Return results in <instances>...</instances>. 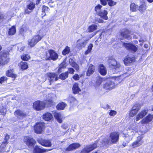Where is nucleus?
I'll list each match as a JSON object with an SVG mask.
<instances>
[{
    "label": "nucleus",
    "instance_id": "nucleus-53",
    "mask_svg": "<svg viewBox=\"0 0 153 153\" xmlns=\"http://www.w3.org/2000/svg\"><path fill=\"white\" fill-rule=\"evenodd\" d=\"M66 63L65 62H62L59 65V67L60 68H64L66 67Z\"/></svg>",
    "mask_w": 153,
    "mask_h": 153
},
{
    "label": "nucleus",
    "instance_id": "nucleus-33",
    "mask_svg": "<svg viewBox=\"0 0 153 153\" xmlns=\"http://www.w3.org/2000/svg\"><path fill=\"white\" fill-rule=\"evenodd\" d=\"M68 76V72H66L61 74L59 76V78L62 80H65Z\"/></svg>",
    "mask_w": 153,
    "mask_h": 153
},
{
    "label": "nucleus",
    "instance_id": "nucleus-30",
    "mask_svg": "<svg viewBox=\"0 0 153 153\" xmlns=\"http://www.w3.org/2000/svg\"><path fill=\"white\" fill-rule=\"evenodd\" d=\"M97 25L92 24L89 26L88 29V32L89 33L92 32L97 30Z\"/></svg>",
    "mask_w": 153,
    "mask_h": 153
},
{
    "label": "nucleus",
    "instance_id": "nucleus-3",
    "mask_svg": "<svg viewBox=\"0 0 153 153\" xmlns=\"http://www.w3.org/2000/svg\"><path fill=\"white\" fill-rule=\"evenodd\" d=\"M8 53L3 51L0 53V65H4L7 64L10 61V58L8 57Z\"/></svg>",
    "mask_w": 153,
    "mask_h": 153
},
{
    "label": "nucleus",
    "instance_id": "nucleus-11",
    "mask_svg": "<svg viewBox=\"0 0 153 153\" xmlns=\"http://www.w3.org/2000/svg\"><path fill=\"white\" fill-rule=\"evenodd\" d=\"M88 40H83L82 39L78 40L76 42V47L79 49L81 48L82 47H85Z\"/></svg>",
    "mask_w": 153,
    "mask_h": 153
},
{
    "label": "nucleus",
    "instance_id": "nucleus-15",
    "mask_svg": "<svg viewBox=\"0 0 153 153\" xmlns=\"http://www.w3.org/2000/svg\"><path fill=\"white\" fill-rule=\"evenodd\" d=\"M142 137L141 136L137 137V140L134 142L132 144V146L134 148L139 146L142 144L143 141L142 140Z\"/></svg>",
    "mask_w": 153,
    "mask_h": 153
},
{
    "label": "nucleus",
    "instance_id": "nucleus-7",
    "mask_svg": "<svg viewBox=\"0 0 153 153\" xmlns=\"http://www.w3.org/2000/svg\"><path fill=\"white\" fill-rule=\"evenodd\" d=\"M108 62L109 66L112 69L118 68L120 66V63L114 59H109Z\"/></svg>",
    "mask_w": 153,
    "mask_h": 153
},
{
    "label": "nucleus",
    "instance_id": "nucleus-48",
    "mask_svg": "<svg viewBox=\"0 0 153 153\" xmlns=\"http://www.w3.org/2000/svg\"><path fill=\"white\" fill-rule=\"evenodd\" d=\"M7 111V110L6 108L1 106L0 108V112L4 115L6 114Z\"/></svg>",
    "mask_w": 153,
    "mask_h": 153
},
{
    "label": "nucleus",
    "instance_id": "nucleus-60",
    "mask_svg": "<svg viewBox=\"0 0 153 153\" xmlns=\"http://www.w3.org/2000/svg\"><path fill=\"white\" fill-rule=\"evenodd\" d=\"M25 13L29 14L30 13V12L27 9H26L25 10Z\"/></svg>",
    "mask_w": 153,
    "mask_h": 153
},
{
    "label": "nucleus",
    "instance_id": "nucleus-31",
    "mask_svg": "<svg viewBox=\"0 0 153 153\" xmlns=\"http://www.w3.org/2000/svg\"><path fill=\"white\" fill-rule=\"evenodd\" d=\"M146 5L145 3H143L139 7L138 10L141 12H143L146 10Z\"/></svg>",
    "mask_w": 153,
    "mask_h": 153
},
{
    "label": "nucleus",
    "instance_id": "nucleus-25",
    "mask_svg": "<svg viewBox=\"0 0 153 153\" xmlns=\"http://www.w3.org/2000/svg\"><path fill=\"white\" fill-rule=\"evenodd\" d=\"M95 70V67L91 64L90 65L87 71L86 75L88 76H90L93 73Z\"/></svg>",
    "mask_w": 153,
    "mask_h": 153
},
{
    "label": "nucleus",
    "instance_id": "nucleus-58",
    "mask_svg": "<svg viewBox=\"0 0 153 153\" xmlns=\"http://www.w3.org/2000/svg\"><path fill=\"white\" fill-rule=\"evenodd\" d=\"M96 20L99 23H102L103 22V20L100 19H96Z\"/></svg>",
    "mask_w": 153,
    "mask_h": 153
},
{
    "label": "nucleus",
    "instance_id": "nucleus-59",
    "mask_svg": "<svg viewBox=\"0 0 153 153\" xmlns=\"http://www.w3.org/2000/svg\"><path fill=\"white\" fill-rule=\"evenodd\" d=\"M62 127L64 129H66L67 128V125L65 124H64L62 125Z\"/></svg>",
    "mask_w": 153,
    "mask_h": 153
},
{
    "label": "nucleus",
    "instance_id": "nucleus-16",
    "mask_svg": "<svg viewBox=\"0 0 153 153\" xmlns=\"http://www.w3.org/2000/svg\"><path fill=\"white\" fill-rule=\"evenodd\" d=\"M13 15V14L12 13L10 12H8L5 15L0 13V21L5 19L9 20L11 19Z\"/></svg>",
    "mask_w": 153,
    "mask_h": 153
},
{
    "label": "nucleus",
    "instance_id": "nucleus-29",
    "mask_svg": "<svg viewBox=\"0 0 153 153\" xmlns=\"http://www.w3.org/2000/svg\"><path fill=\"white\" fill-rule=\"evenodd\" d=\"M6 75L8 76L12 77L14 78V79L17 76V75L13 73L12 70H11L7 71L6 72Z\"/></svg>",
    "mask_w": 153,
    "mask_h": 153
},
{
    "label": "nucleus",
    "instance_id": "nucleus-32",
    "mask_svg": "<svg viewBox=\"0 0 153 153\" xmlns=\"http://www.w3.org/2000/svg\"><path fill=\"white\" fill-rule=\"evenodd\" d=\"M66 106V104L63 102L59 103L57 105L56 107L58 110H62Z\"/></svg>",
    "mask_w": 153,
    "mask_h": 153
},
{
    "label": "nucleus",
    "instance_id": "nucleus-19",
    "mask_svg": "<svg viewBox=\"0 0 153 153\" xmlns=\"http://www.w3.org/2000/svg\"><path fill=\"white\" fill-rule=\"evenodd\" d=\"M14 115L18 117H24L27 115V114L24 112L22 111L20 109H18L14 112Z\"/></svg>",
    "mask_w": 153,
    "mask_h": 153
},
{
    "label": "nucleus",
    "instance_id": "nucleus-34",
    "mask_svg": "<svg viewBox=\"0 0 153 153\" xmlns=\"http://www.w3.org/2000/svg\"><path fill=\"white\" fill-rule=\"evenodd\" d=\"M69 62L71 65L77 70L79 69V67L78 65L75 62H74L72 59H70Z\"/></svg>",
    "mask_w": 153,
    "mask_h": 153
},
{
    "label": "nucleus",
    "instance_id": "nucleus-51",
    "mask_svg": "<svg viewBox=\"0 0 153 153\" xmlns=\"http://www.w3.org/2000/svg\"><path fill=\"white\" fill-rule=\"evenodd\" d=\"M7 78L6 76L1 77L0 78V83H2L7 80Z\"/></svg>",
    "mask_w": 153,
    "mask_h": 153
},
{
    "label": "nucleus",
    "instance_id": "nucleus-57",
    "mask_svg": "<svg viewBox=\"0 0 153 153\" xmlns=\"http://www.w3.org/2000/svg\"><path fill=\"white\" fill-rule=\"evenodd\" d=\"M68 71L69 73H71L72 74H73L74 72V70L73 68H68Z\"/></svg>",
    "mask_w": 153,
    "mask_h": 153
},
{
    "label": "nucleus",
    "instance_id": "nucleus-49",
    "mask_svg": "<svg viewBox=\"0 0 153 153\" xmlns=\"http://www.w3.org/2000/svg\"><path fill=\"white\" fill-rule=\"evenodd\" d=\"M108 2V4L110 6H113L116 4V3L112 0H107Z\"/></svg>",
    "mask_w": 153,
    "mask_h": 153
},
{
    "label": "nucleus",
    "instance_id": "nucleus-41",
    "mask_svg": "<svg viewBox=\"0 0 153 153\" xmlns=\"http://www.w3.org/2000/svg\"><path fill=\"white\" fill-rule=\"evenodd\" d=\"M35 4L33 2H31L29 4L27 5V8L30 10H33L35 7Z\"/></svg>",
    "mask_w": 153,
    "mask_h": 153
},
{
    "label": "nucleus",
    "instance_id": "nucleus-56",
    "mask_svg": "<svg viewBox=\"0 0 153 153\" xmlns=\"http://www.w3.org/2000/svg\"><path fill=\"white\" fill-rule=\"evenodd\" d=\"M101 3L103 5H105L107 4V0H100Z\"/></svg>",
    "mask_w": 153,
    "mask_h": 153
},
{
    "label": "nucleus",
    "instance_id": "nucleus-14",
    "mask_svg": "<svg viewBox=\"0 0 153 153\" xmlns=\"http://www.w3.org/2000/svg\"><path fill=\"white\" fill-rule=\"evenodd\" d=\"M39 143L42 145L47 147H50L52 146L51 142L50 140L41 139L39 140Z\"/></svg>",
    "mask_w": 153,
    "mask_h": 153
},
{
    "label": "nucleus",
    "instance_id": "nucleus-22",
    "mask_svg": "<svg viewBox=\"0 0 153 153\" xmlns=\"http://www.w3.org/2000/svg\"><path fill=\"white\" fill-rule=\"evenodd\" d=\"M80 145L78 143H75L71 144L66 149L67 151H71L78 148Z\"/></svg>",
    "mask_w": 153,
    "mask_h": 153
},
{
    "label": "nucleus",
    "instance_id": "nucleus-47",
    "mask_svg": "<svg viewBox=\"0 0 153 153\" xmlns=\"http://www.w3.org/2000/svg\"><path fill=\"white\" fill-rule=\"evenodd\" d=\"M67 100L71 103H72L76 100L75 98L72 96H70L68 98Z\"/></svg>",
    "mask_w": 153,
    "mask_h": 153
},
{
    "label": "nucleus",
    "instance_id": "nucleus-12",
    "mask_svg": "<svg viewBox=\"0 0 153 153\" xmlns=\"http://www.w3.org/2000/svg\"><path fill=\"white\" fill-rule=\"evenodd\" d=\"M115 84L113 82L108 81L103 85V88L106 89L110 90L115 87Z\"/></svg>",
    "mask_w": 153,
    "mask_h": 153
},
{
    "label": "nucleus",
    "instance_id": "nucleus-61",
    "mask_svg": "<svg viewBox=\"0 0 153 153\" xmlns=\"http://www.w3.org/2000/svg\"><path fill=\"white\" fill-rule=\"evenodd\" d=\"M145 41V40H144L142 38H141L139 40V42H142L143 43Z\"/></svg>",
    "mask_w": 153,
    "mask_h": 153
},
{
    "label": "nucleus",
    "instance_id": "nucleus-9",
    "mask_svg": "<svg viewBox=\"0 0 153 153\" xmlns=\"http://www.w3.org/2000/svg\"><path fill=\"white\" fill-rule=\"evenodd\" d=\"M44 125V123L41 122L37 123L34 127L35 132L37 134L41 133L42 131Z\"/></svg>",
    "mask_w": 153,
    "mask_h": 153
},
{
    "label": "nucleus",
    "instance_id": "nucleus-44",
    "mask_svg": "<svg viewBox=\"0 0 153 153\" xmlns=\"http://www.w3.org/2000/svg\"><path fill=\"white\" fill-rule=\"evenodd\" d=\"M7 145V142L6 141L3 142L1 145L0 147V150L2 151H5L4 149L6 147V146Z\"/></svg>",
    "mask_w": 153,
    "mask_h": 153
},
{
    "label": "nucleus",
    "instance_id": "nucleus-1",
    "mask_svg": "<svg viewBox=\"0 0 153 153\" xmlns=\"http://www.w3.org/2000/svg\"><path fill=\"white\" fill-rule=\"evenodd\" d=\"M49 98L44 102L39 101H37L34 102L33 105V108L37 111H40L43 109L45 106L47 107L51 106L53 104V102L52 100L51 94H50Z\"/></svg>",
    "mask_w": 153,
    "mask_h": 153
},
{
    "label": "nucleus",
    "instance_id": "nucleus-50",
    "mask_svg": "<svg viewBox=\"0 0 153 153\" xmlns=\"http://www.w3.org/2000/svg\"><path fill=\"white\" fill-rule=\"evenodd\" d=\"M117 113L116 111L111 110L109 112V115L111 116H114Z\"/></svg>",
    "mask_w": 153,
    "mask_h": 153
},
{
    "label": "nucleus",
    "instance_id": "nucleus-52",
    "mask_svg": "<svg viewBox=\"0 0 153 153\" xmlns=\"http://www.w3.org/2000/svg\"><path fill=\"white\" fill-rule=\"evenodd\" d=\"M49 8L47 6H43L42 8V12L45 13L47 11H48Z\"/></svg>",
    "mask_w": 153,
    "mask_h": 153
},
{
    "label": "nucleus",
    "instance_id": "nucleus-23",
    "mask_svg": "<svg viewBox=\"0 0 153 153\" xmlns=\"http://www.w3.org/2000/svg\"><path fill=\"white\" fill-rule=\"evenodd\" d=\"M54 117L59 123H61L62 122V119L63 116L60 113L57 112H55L54 114Z\"/></svg>",
    "mask_w": 153,
    "mask_h": 153
},
{
    "label": "nucleus",
    "instance_id": "nucleus-17",
    "mask_svg": "<svg viewBox=\"0 0 153 153\" xmlns=\"http://www.w3.org/2000/svg\"><path fill=\"white\" fill-rule=\"evenodd\" d=\"M148 110L145 109L142 111L137 115L136 120L137 121L144 117L147 113Z\"/></svg>",
    "mask_w": 153,
    "mask_h": 153
},
{
    "label": "nucleus",
    "instance_id": "nucleus-39",
    "mask_svg": "<svg viewBox=\"0 0 153 153\" xmlns=\"http://www.w3.org/2000/svg\"><path fill=\"white\" fill-rule=\"evenodd\" d=\"M43 152V149L39 148L38 146L35 147L33 151L34 153H42Z\"/></svg>",
    "mask_w": 153,
    "mask_h": 153
},
{
    "label": "nucleus",
    "instance_id": "nucleus-6",
    "mask_svg": "<svg viewBox=\"0 0 153 153\" xmlns=\"http://www.w3.org/2000/svg\"><path fill=\"white\" fill-rule=\"evenodd\" d=\"M43 37L42 36L39 35L34 36L31 39L28 40V45L31 47H33Z\"/></svg>",
    "mask_w": 153,
    "mask_h": 153
},
{
    "label": "nucleus",
    "instance_id": "nucleus-46",
    "mask_svg": "<svg viewBox=\"0 0 153 153\" xmlns=\"http://www.w3.org/2000/svg\"><path fill=\"white\" fill-rule=\"evenodd\" d=\"M137 111L132 109L129 111V115L131 117H134L137 113Z\"/></svg>",
    "mask_w": 153,
    "mask_h": 153
},
{
    "label": "nucleus",
    "instance_id": "nucleus-38",
    "mask_svg": "<svg viewBox=\"0 0 153 153\" xmlns=\"http://www.w3.org/2000/svg\"><path fill=\"white\" fill-rule=\"evenodd\" d=\"M70 51V48L68 46L66 47L62 52V54L64 55H65L69 53Z\"/></svg>",
    "mask_w": 153,
    "mask_h": 153
},
{
    "label": "nucleus",
    "instance_id": "nucleus-28",
    "mask_svg": "<svg viewBox=\"0 0 153 153\" xmlns=\"http://www.w3.org/2000/svg\"><path fill=\"white\" fill-rule=\"evenodd\" d=\"M72 90L73 93L75 94L79 93L80 91L77 83H75L73 85Z\"/></svg>",
    "mask_w": 153,
    "mask_h": 153
},
{
    "label": "nucleus",
    "instance_id": "nucleus-2",
    "mask_svg": "<svg viewBox=\"0 0 153 153\" xmlns=\"http://www.w3.org/2000/svg\"><path fill=\"white\" fill-rule=\"evenodd\" d=\"M119 134L118 132H113L111 133L110 134L109 137H105L103 140L102 138H100V142H99L100 144L104 145H107L111 143H115L118 140Z\"/></svg>",
    "mask_w": 153,
    "mask_h": 153
},
{
    "label": "nucleus",
    "instance_id": "nucleus-55",
    "mask_svg": "<svg viewBox=\"0 0 153 153\" xmlns=\"http://www.w3.org/2000/svg\"><path fill=\"white\" fill-rule=\"evenodd\" d=\"M73 78L74 80H77L79 79V77L78 75L76 74L74 76Z\"/></svg>",
    "mask_w": 153,
    "mask_h": 153
},
{
    "label": "nucleus",
    "instance_id": "nucleus-40",
    "mask_svg": "<svg viewBox=\"0 0 153 153\" xmlns=\"http://www.w3.org/2000/svg\"><path fill=\"white\" fill-rule=\"evenodd\" d=\"M130 10L132 12L136 11L137 7V6L134 3L131 4L130 5Z\"/></svg>",
    "mask_w": 153,
    "mask_h": 153
},
{
    "label": "nucleus",
    "instance_id": "nucleus-4",
    "mask_svg": "<svg viewBox=\"0 0 153 153\" xmlns=\"http://www.w3.org/2000/svg\"><path fill=\"white\" fill-rule=\"evenodd\" d=\"M58 58L57 53L54 50L50 49L46 53L45 59L47 60H56Z\"/></svg>",
    "mask_w": 153,
    "mask_h": 153
},
{
    "label": "nucleus",
    "instance_id": "nucleus-35",
    "mask_svg": "<svg viewBox=\"0 0 153 153\" xmlns=\"http://www.w3.org/2000/svg\"><path fill=\"white\" fill-rule=\"evenodd\" d=\"M16 27L15 26H13L11 28L9 29L8 31V34L10 35H14L16 33Z\"/></svg>",
    "mask_w": 153,
    "mask_h": 153
},
{
    "label": "nucleus",
    "instance_id": "nucleus-5",
    "mask_svg": "<svg viewBox=\"0 0 153 153\" xmlns=\"http://www.w3.org/2000/svg\"><path fill=\"white\" fill-rule=\"evenodd\" d=\"M100 140L97 141L93 144L86 146L81 152L82 153H88L96 148L98 146L101 145L99 143L100 142Z\"/></svg>",
    "mask_w": 153,
    "mask_h": 153
},
{
    "label": "nucleus",
    "instance_id": "nucleus-45",
    "mask_svg": "<svg viewBox=\"0 0 153 153\" xmlns=\"http://www.w3.org/2000/svg\"><path fill=\"white\" fill-rule=\"evenodd\" d=\"M92 47V44H90L88 47L87 50L85 51V55H87L88 53H90L91 52Z\"/></svg>",
    "mask_w": 153,
    "mask_h": 153
},
{
    "label": "nucleus",
    "instance_id": "nucleus-62",
    "mask_svg": "<svg viewBox=\"0 0 153 153\" xmlns=\"http://www.w3.org/2000/svg\"><path fill=\"white\" fill-rule=\"evenodd\" d=\"M62 68H60V67H59V68L58 70V72L59 73H60L61 72V69Z\"/></svg>",
    "mask_w": 153,
    "mask_h": 153
},
{
    "label": "nucleus",
    "instance_id": "nucleus-42",
    "mask_svg": "<svg viewBox=\"0 0 153 153\" xmlns=\"http://www.w3.org/2000/svg\"><path fill=\"white\" fill-rule=\"evenodd\" d=\"M30 58V57L28 54H24L21 56V58L23 60L27 61Z\"/></svg>",
    "mask_w": 153,
    "mask_h": 153
},
{
    "label": "nucleus",
    "instance_id": "nucleus-10",
    "mask_svg": "<svg viewBox=\"0 0 153 153\" xmlns=\"http://www.w3.org/2000/svg\"><path fill=\"white\" fill-rule=\"evenodd\" d=\"M123 46L127 49L131 51L134 52H136L137 50V47L134 45L128 43H123Z\"/></svg>",
    "mask_w": 153,
    "mask_h": 153
},
{
    "label": "nucleus",
    "instance_id": "nucleus-36",
    "mask_svg": "<svg viewBox=\"0 0 153 153\" xmlns=\"http://www.w3.org/2000/svg\"><path fill=\"white\" fill-rule=\"evenodd\" d=\"M20 65L21 68L23 70H25L28 68L27 63L26 62H21L20 63Z\"/></svg>",
    "mask_w": 153,
    "mask_h": 153
},
{
    "label": "nucleus",
    "instance_id": "nucleus-21",
    "mask_svg": "<svg viewBox=\"0 0 153 153\" xmlns=\"http://www.w3.org/2000/svg\"><path fill=\"white\" fill-rule=\"evenodd\" d=\"M153 118V115L149 114L145 118L142 119L141 121V123H148L151 121Z\"/></svg>",
    "mask_w": 153,
    "mask_h": 153
},
{
    "label": "nucleus",
    "instance_id": "nucleus-18",
    "mask_svg": "<svg viewBox=\"0 0 153 153\" xmlns=\"http://www.w3.org/2000/svg\"><path fill=\"white\" fill-rule=\"evenodd\" d=\"M130 32L127 29H124L122 30L120 33L121 35L124 38L127 39H130L131 37L129 34Z\"/></svg>",
    "mask_w": 153,
    "mask_h": 153
},
{
    "label": "nucleus",
    "instance_id": "nucleus-64",
    "mask_svg": "<svg viewBox=\"0 0 153 153\" xmlns=\"http://www.w3.org/2000/svg\"><path fill=\"white\" fill-rule=\"evenodd\" d=\"M144 47L146 48H147L148 47V45L146 44H145L144 45Z\"/></svg>",
    "mask_w": 153,
    "mask_h": 153
},
{
    "label": "nucleus",
    "instance_id": "nucleus-54",
    "mask_svg": "<svg viewBox=\"0 0 153 153\" xmlns=\"http://www.w3.org/2000/svg\"><path fill=\"white\" fill-rule=\"evenodd\" d=\"M129 135H126V136L125 140L128 142L131 140L132 139V137L131 136H128Z\"/></svg>",
    "mask_w": 153,
    "mask_h": 153
},
{
    "label": "nucleus",
    "instance_id": "nucleus-13",
    "mask_svg": "<svg viewBox=\"0 0 153 153\" xmlns=\"http://www.w3.org/2000/svg\"><path fill=\"white\" fill-rule=\"evenodd\" d=\"M48 80L50 82V85L51 83L58 79V75L56 74L51 73L48 74Z\"/></svg>",
    "mask_w": 153,
    "mask_h": 153
},
{
    "label": "nucleus",
    "instance_id": "nucleus-20",
    "mask_svg": "<svg viewBox=\"0 0 153 153\" xmlns=\"http://www.w3.org/2000/svg\"><path fill=\"white\" fill-rule=\"evenodd\" d=\"M124 62L126 65H129L130 64L132 63L135 61V59L134 57H130L129 56L126 57L124 60Z\"/></svg>",
    "mask_w": 153,
    "mask_h": 153
},
{
    "label": "nucleus",
    "instance_id": "nucleus-37",
    "mask_svg": "<svg viewBox=\"0 0 153 153\" xmlns=\"http://www.w3.org/2000/svg\"><path fill=\"white\" fill-rule=\"evenodd\" d=\"M102 7V6L100 4H98L95 7V10L97 15L100 13V12L102 10L101 9Z\"/></svg>",
    "mask_w": 153,
    "mask_h": 153
},
{
    "label": "nucleus",
    "instance_id": "nucleus-24",
    "mask_svg": "<svg viewBox=\"0 0 153 153\" xmlns=\"http://www.w3.org/2000/svg\"><path fill=\"white\" fill-rule=\"evenodd\" d=\"M99 71L100 74L102 75H105L107 73L105 67L102 64H100L99 66Z\"/></svg>",
    "mask_w": 153,
    "mask_h": 153
},
{
    "label": "nucleus",
    "instance_id": "nucleus-27",
    "mask_svg": "<svg viewBox=\"0 0 153 153\" xmlns=\"http://www.w3.org/2000/svg\"><path fill=\"white\" fill-rule=\"evenodd\" d=\"M42 118L45 120L49 121L53 118V116L50 113L47 112L43 115Z\"/></svg>",
    "mask_w": 153,
    "mask_h": 153
},
{
    "label": "nucleus",
    "instance_id": "nucleus-26",
    "mask_svg": "<svg viewBox=\"0 0 153 153\" xmlns=\"http://www.w3.org/2000/svg\"><path fill=\"white\" fill-rule=\"evenodd\" d=\"M107 11L104 10H102L100 13H99L97 15L100 16L103 19L107 20L108 19V17L107 16Z\"/></svg>",
    "mask_w": 153,
    "mask_h": 153
},
{
    "label": "nucleus",
    "instance_id": "nucleus-43",
    "mask_svg": "<svg viewBox=\"0 0 153 153\" xmlns=\"http://www.w3.org/2000/svg\"><path fill=\"white\" fill-rule=\"evenodd\" d=\"M140 108V106L139 104H136L134 105L132 109L138 112Z\"/></svg>",
    "mask_w": 153,
    "mask_h": 153
},
{
    "label": "nucleus",
    "instance_id": "nucleus-63",
    "mask_svg": "<svg viewBox=\"0 0 153 153\" xmlns=\"http://www.w3.org/2000/svg\"><path fill=\"white\" fill-rule=\"evenodd\" d=\"M40 0H37L36 4H39Z\"/></svg>",
    "mask_w": 153,
    "mask_h": 153
},
{
    "label": "nucleus",
    "instance_id": "nucleus-8",
    "mask_svg": "<svg viewBox=\"0 0 153 153\" xmlns=\"http://www.w3.org/2000/svg\"><path fill=\"white\" fill-rule=\"evenodd\" d=\"M24 141L29 147H33L35 143V140L29 136H26L24 138Z\"/></svg>",
    "mask_w": 153,
    "mask_h": 153
}]
</instances>
